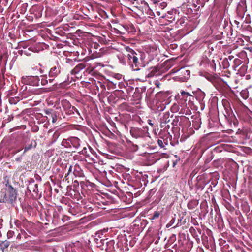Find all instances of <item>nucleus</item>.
<instances>
[{
	"instance_id": "nucleus-1",
	"label": "nucleus",
	"mask_w": 252,
	"mask_h": 252,
	"mask_svg": "<svg viewBox=\"0 0 252 252\" xmlns=\"http://www.w3.org/2000/svg\"><path fill=\"white\" fill-rule=\"evenodd\" d=\"M148 34L147 39L149 40V44H145L146 41L143 39V48H144L145 53L143 52V67L145 65V63L148 64L149 62L154 59V58L157 54V47Z\"/></svg>"
},
{
	"instance_id": "nucleus-2",
	"label": "nucleus",
	"mask_w": 252,
	"mask_h": 252,
	"mask_svg": "<svg viewBox=\"0 0 252 252\" xmlns=\"http://www.w3.org/2000/svg\"><path fill=\"white\" fill-rule=\"evenodd\" d=\"M0 192V202L12 203L16 201L17 193L13 187L8 184Z\"/></svg>"
},
{
	"instance_id": "nucleus-3",
	"label": "nucleus",
	"mask_w": 252,
	"mask_h": 252,
	"mask_svg": "<svg viewBox=\"0 0 252 252\" xmlns=\"http://www.w3.org/2000/svg\"><path fill=\"white\" fill-rule=\"evenodd\" d=\"M61 105L63 108L65 115L68 116V118H77L80 116V114L77 108L71 105L66 99H63L61 101Z\"/></svg>"
},
{
	"instance_id": "nucleus-4",
	"label": "nucleus",
	"mask_w": 252,
	"mask_h": 252,
	"mask_svg": "<svg viewBox=\"0 0 252 252\" xmlns=\"http://www.w3.org/2000/svg\"><path fill=\"white\" fill-rule=\"evenodd\" d=\"M148 126L147 125L143 126V141H146L147 143L143 145L145 149H143V153L146 151L148 152H152L151 148L153 146L151 145L153 144V140L149 136V133L148 132Z\"/></svg>"
},
{
	"instance_id": "nucleus-5",
	"label": "nucleus",
	"mask_w": 252,
	"mask_h": 252,
	"mask_svg": "<svg viewBox=\"0 0 252 252\" xmlns=\"http://www.w3.org/2000/svg\"><path fill=\"white\" fill-rule=\"evenodd\" d=\"M61 71V66L59 63H57L54 66L51 67L49 73V82L53 83L55 79L57 77Z\"/></svg>"
},
{
	"instance_id": "nucleus-6",
	"label": "nucleus",
	"mask_w": 252,
	"mask_h": 252,
	"mask_svg": "<svg viewBox=\"0 0 252 252\" xmlns=\"http://www.w3.org/2000/svg\"><path fill=\"white\" fill-rule=\"evenodd\" d=\"M23 142L24 144L23 154H25V153L32 150V149H35L37 146V142L36 140L34 139L30 140V139L28 135L25 136L23 137Z\"/></svg>"
},
{
	"instance_id": "nucleus-7",
	"label": "nucleus",
	"mask_w": 252,
	"mask_h": 252,
	"mask_svg": "<svg viewBox=\"0 0 252 252\" xmlns=\"http://www.w3.org/2000/svg\"><path fill=\"white\" fill-rule=\"evenodd\" d=\"M154 152H148L145 151L143 153V165H151L156 162Z\"/></svg>"
},
{
	"instance_id": "nucleus-8",
	"label": "nucleus",
	"mask_w": 252,
	"mask_h": 252,
	"mask_svg": "<svg viewBox=\"0 0 252 252\" xmlns=\"http://www.w3.org/2000/svg\"><path fill=\"white\" fill-rule=\"evenodd\" d=\"M22 81L25 84L33 86L39 85L40 78L38 76H26L22 78Z\"/></svg>"
},
{
	"instance_id": "nucleus-9",
	"label": "nucleus",
	"mask_w": 252,
	"mask_h": 252,
	"mask_svg": "<svg viewBox=\"0 0 252 252\" xmlns=\"http://www.w3.org/2000/svg\"><path fill=\"white\" fill-rule=\"evenodd\" d=\"M154 88H149L146 94L145 101L147 105L151 109H154V98L155 97L154 94Z\"/></svg>"
},
{
	"instance_id": "nucleus-10",
	"label": "nucleus",
	"mask_w": 252,
	"mask_h": 252,
	"mask_svg": "<svg viewBox=\"0 0 252 252\" xmlns=\"http://www.w3.org/2000/svg\"><path fill=\"white\" fill-rule=\"evenodd\" d=\"M201 65H203L206 69L210 72L213 73L216 71V66L214 60H209L206 58L201 61Z\"/></svg>"
},
{
	"instance_id": "nucleus-11",
	"label": "nucleus",
	"mask_w": 252,
	"mask_h": 252,
	"mask_svg": "<svg viewBox=\"0 0 252 252\" xmlns=\"http://www.w3.org/2000/svg\"><path fill=\"white\" fill-rule=\"evenodd\" d=\"M190 70L186 69L184 67L179 70L178 76L176 78L181 82L186 81L190 77Z\"/></svg>"
},
{
	"instance_id": "nucleus-12",
	"label": "nucleus",
	"mask_w": 252,
	"mask_h": 252,
	"mask_svg": "<svg viewBox=\"0 0 252 252\" xmlns=\"http://www.w3.org/2000/svg\"><path fill=\"white\" fill-rule=\"evenodd\" d=\"M169 94L167 92H160L156 94L155 97L157 101L161 102H167L168 104L169 103V99L170 96Z\"/></svg>"
},
{
	"instance_id": "nucleus-13",
	"label": "nucleus",
	"mask_w": 252,
	"mask_h": 252,
	"mask_svg": "<svg viewBox=\"0 0 252 252\" xmlns=\"http://www.w3.org/2000/svg\"><path fill=\"white\" fill-rule=\"evenodd\" d=\"M63 86V83H60L59 85L57 84H54L53 86L49 88H42L40 90H35L34 94H40L43 93H47L50 91H53L58 90L59 88H62Z\"/></svg>"
},
{
	"instance_id": "nucleus-14",
	"label": "nucleus",
	"mask_w": 252,
	"mask_h": 252,
	"mask_svg": "<svg viewBox=\"0 0 252 252\" xmlns=\"http://www.w3.org/2000/svg\"><path fill=\"white\" fill-rule=\"evenodd\" d=\"M134 54V53H132L131 55H129V59L133 63L132 67L133 70L137 71L140 69L141 65L138 61L137 57Z\"/></svg>"
},
{
	"instance_id": "nucleus-15",
	"label": "nucleus",
	"mask_w": 252,
	"mask_h": 252,
	"mask_svg": "<svg viewBox=\"0 0 252 252\" xmlns=\"http://www.w3.org/2000/svg\"><path fill=\"white\" fill-rule=\"evenodd\" d=\"M179 126L183 129H187L191 125L189 119L185 116H180L179 118Z\"/></svg>"
},
{
	"instance_id": "nucleus-16",
	"label": "nucleus",
	"mask_w": 252,
	"mask_h": 252,
	"mask_svg": "<svg viewBox=\"0 0 252 252\" xmlns=\"http://www.w3.org/2000/svg\"><path fill=\"white\" fill-rule=\"evenodd\" d=\"M153 233L151 230H149L143 238L144 241V243L146 245V247H148L153 242Z\"/></svg>"
},
{
	"instance_id": "nucleus-17",
	"label": "nucleus",
	"mask_w": 252,
	"mask_h": 252,
	"mask_svg": "<svg viewBox=\"0 0 252 252\" xmlns=\"http://www.w3.org/2000/svg\"><path fill=\"white\" fill-rule=\"evenodd\" d=\"M160 127H163L165 126L166 123L170 122V113L167 111L163 113V115L161 116L160 118Z\"/></svg>"
},
{
	"instance_id": "nucleus-18",
	"label": "nucleus",
	"mask_w": 252,
	"mask_h": 252,
	"mask_svg": "<svg viewBox=\"0 0 252 252\" xmlns=\"http://www.w3.org/2000/svg\"><path fill=\"white\" fill-rule=\"evenodd\" d=\"M159 138L162 139L163 142L165 145H168L169 141L170 142V144H172V136L170 135L169 132H167L164 134H163V132H159Z\"/></svg>"
},
{
	"instance_id": "nucleus-19",
	"label": "nucleus",
	"mask_w": 252,
	"mask_h": 252,
	"mask_svg": "<svg viewBox=\"0 0 252 252\" xmlns=\"http://www.w3.org/2000/svg\"><path fill=\"white\" fill-rule=\"evenodd\" d=\"M60 113L62 114V115H63V113L62 112L61 108H57V111H54L53 114H52V121L53 123H56L58 119H61V117L60 115Z\"/></svg>"
},
{
	"instance_id": "nucleus-20",
	"label": "nucleus",
	"mask_w": 252,
	"mask_h": 252,
	"mask_svg": "<svg viewBox=\"0 0 252 252\" xmlns=\"http://www.w3.org/2000/svg\"><path fill=\"white\" fill-rule=\"evenodd\" d=\"M226 114V115H225V116L228 119V121L229 122V123L230 124L233 123L235 126H236L238 124V121L233 112H227Z\"/></svg>"
},
{
	"instance_id": "nucleus-21",
	"label": "nucleus",
	"mask_w": 252,
	"mask_h": 252,
	"mask_svg": "<svg viewBox=\"0 0 252 252\" xmlns=\"http://www.w3.org/2000/svg\"><path fill=\"white\" fill-rule=\"evenodd\" d=\"M87 64L86 62H83L77 64L71 71L72 74H78L81 70L86 68Z\"/></svg>"
},
{
	"instance_id": "nucleus-22",
	"label": "nucleus",
	"mask_w": 252,
	"mask_h": 252,
	"mask_svg": "<svg viewBox=\"0 0 252 252\" xmlns=\"http://www.w3.org/2000/svg\"><path fill=\"white\" fill-rule=\"evenodd\" d=\"M134 102H133V107H132V112L133 113L135 112L137 114H141V100H136L134 99Z\"/></svg>"
},
{
	"instance_id": "nucleus-23",
	"label": "nucleus",
	"mask_w": 252,
	"mask_h": 252,
	"mask_svg": "<svg viewBox=\"0 0 252 252\" xmlns=\"http://www.w3.org/2000/svg\"><path fill=\"white\" fill-rule=\"evenodd\" d=\"M167 102H161L158 101H157L155 105L154 104V109H152L153 110H157L158 111H163L166 107V105H167Z\"/></svg>"
},
{
	"instance_id": "nucleus-24",
	"label": "nucleus",
	"mask_w": 252,
	"mask_h": 252,
	"mask_svg": "<svg viewBox=\"0 0 252 252\" xmlns=\"http://www.w3.org/2000/svg\"><path fill=\"white\" fill-rule=\"evenodd\" d=\"M182 104H185V101H178L177 103H174L170 108L171 112L173 113H176L179 111L181 107H182Z\"/></svg>"
},
{
	"instance_id": "nucleus-25",
	"label": "nucleus",
	"mask_w": 252,
	"mask_h": 252,
	"mask_svg": "<svg viewBox=\"0 0 252 252\" xmlns=\"http://www.w3.org/2000/svg\"><path fill=\"white\" fill-rule=\"evenodd\" d=\"M130 132L132 136L136 138L141 137L142 136V130L138 127H132Z\"/></svg>"
},
{
	"instance_id": "nucleus-26",
	"label": "nucleus",
	"mask_w": 252,
	"mask_h": 252,
	"mask_svg": "<svg viewBox=\"0 0 252 252\" xmlns=\"http://www.w3.org/2000/svg\"><path fill=\"white\" fill-rule=\"evenodd\" d=\"M73 174L76 177H83L84 176V173L83 170H82L80 166L78 165L77 164H75L73 166Z\"/></svg>"
},
{
	"instance_id": "nucleus-27",
	"label": "nucleus",
	"mask_w": 252,
	"mask_h": 252,
	"mask_svg": "<svg viewBox=\"0 0 252 252\" xmlns=\"http://www.w3.org/2000/svg\"><path fill=\"white\" fill-rule=\"evenodd\" d=\"M71 148L73 147L75 149H78L80 146V140L76 137H70Z\"/></svg>"
},
{
	"instance_id": "nucleus-28",
	"label": "nucleus",
	"mask_w": 252,
	"mask_h": 252,
	"mask_svg": "<svg viewBox=\"0 0 252 252\" xmlns=\"http://www.w3.org/2000/svg\"><path fill=\"white\" fill-rule=\"evenodd\" d=\"M134 99L137 100H141L142 97V88L136 87L135 91L133 95Z\"/></svg>"
},
{
	"instance_id": "nucleus-29",
	"label": "nucleus",
	"mask_w": 252,
	"mask_h": 252,
	"mask_svg": "<svg viewBox=\"0 0 252 252\" xmlns=\"http://www.w3.org/2000/svg\"><path fill=\"white\" fill-rule=\"evenodd\" d=\"M201 124V118L199 117H195L192 120V126L193 128L198 130L200 127Z\"/></svg>"
},
{
	"instance_id": "nucleus-30",
	"label": "nucleus",
	"mask_w": 252,
	"mask_h": 252,
	"mask_svg": "<svg viewBox=\"0 0 252 252\" xmlns=\"http://www.w3.org/2000/svg\"><path fill=\"white\" fill-rule=\"evenodd\" d=\"M182 105V107H181L179 113L185 115H190L191 113V111L189 109V107L187 106V104L185 103L184 105Z\"/></svg>"
},
{
	"instance_id": "nucleus-31",
	"label": "nucleus",
	"mask_w": 252,
	"mask_h": 252,
	"mask_svg": "<svg viewBox=\"0 0 252 252\" xmlns=\"http://www.w3.org/2000/svg\"><path fill=\"white\" fill-rule=\"evenodd\" d=\"M119 109L121 111H126L128 112H132V107L129 106L126 102H124L120 104L119 106Z\"/></svg>"
},
{
	"instance_id": "nucleus-32",
	"label": "nucleus",
	"mask_w": 252,
	"mask_h": 252,
	"mask_svg": "<svg viewBox=\"0 0 252 252\" xmlns=\"http://www.w3.org/2000/svg\"><path fill=\"white\" fill-rule=\"evenodd\" d=\"M196 98L201 103L205 97V94L204 92H202L201 90L197 91L196 93Z\"/></svg>"
},
{
	"instance_id": "nucleus-33",
	"label": "nucleus",
	"mask_w": 252,
	"mask_h": 252,
	"mask_svg": "<svg viewBox=\"0 0 252 252\" xmlns=\"http://www.w3.org/2000/svg\"><path fill=\"white\" fill-rule=\"evenodd\" d=\"M237 13L238 18L239 19H242L245 14V8L238 6L237 8Z\"/></svg>"
},
{
	"instance_id": "nucleus-34",
	"label": "nucleus",
	"mask_w": 252,
	"mask_h": 252,
	"mask_svg": "<svg viewBox=\"0 0 252 252\" xmlns=\"http://www.w3.org/2000/svg\"><path fill=\"white\" fill-rule=\"evenodd\" d=\"M181 94L182 98L180 99V100L179 101H181V100L185 101V104L186 103V102L187 101V98L188 97H189V101L191 100L190 97H193L189 93L185 92L184 91H182L181 92Z\"/></svg>"
},
{
	"instance_id": "nucleus-35",
	"label": "nucleus",
	"mask_w": 252,
	"mask_h": 252,
	"mask_svg": "<svg viewBox=\"0 0 252 252\" xmlns=\"http://www.w3.org/2000/svg\"><path fill=\"white\" fill-rule=\"evenodd\" d=\"M201 32H206V33L203 35L204 37L209 36L212 33V30L209 26H204L201 30Z\"/></svg>"
},
{
	"instance_id": "nucleus-36",
	"label": "nucleus",
	"mask_w": 252,
	"mask_h": 252,
	"mask_svg": "<svg viewBox=\"0 0 252 252\" xmlns=\"http://www.w3.org/2000/svg\"><path fill=\"white\" fill-rule=\"evenodd\" d=\"M198 205V201L197 200L193 199L189 202L187 206L189 209L193 210Z\"/></svg>"
},
{
	"instance_id": "nucleus-37",
	"label": "nucleus",
	"mask_w": 252,
	"mask_h": 252,
	"mask_svg": "<svg viewBox=\"0 0 252 252\" xmlns=\"http://www.w3.org/2000/svg\"><path fill=\"white\" fill-rule=\"evenodd\" d=\"M117 83H114V81L107 80L106 82V88H107L108 90L114 89L116 88Z\"/></svg>"
},
{
	"instance_id": "nucleus-38",
	"label": "nucleus",
	"mask_w": 252,
	"mask_h": 252,
	"mask_svg": "<svg viewBox=\"0 0 252 252\" xmlns=\"http://www.w3.org/2000/svg\"><path fill=\"white\" fill-rule=\"evenodd\" d=\"M10 245V242L7 240L0 241V249L3 252Z\"/></svg>"
},
{
	"instance_id": "nucleus-39",
	"label": "nucleus",
	"mask_w": 252,
	"mask_h": 252,
	"mask_svg": "<svg viewBox=\"0 0 252 252\" xmlns=\"http://www.w3.org/2000/svg\"><path fill=\"white\" fill-rule=\"evenodd\" d=\"M90 183L87 181L80 182V185L82 190V193H83L84 191H86L87 189H88V186L90 185Z\"/></svg>"
},
{
	"instance_id": "nucleus-40",
	"label": "nucleus",
	"mask_w": 252,
	"mask_h": 252,
	"mask_svg": "<svg viewBox=\"0 0 252 252\" xmlns=\"http://www.w3.org/2000/svg\"><path fill=\"white\" fill-rule=\"evenodd\" d=\"M95 87L97 88V89L98 90L99 88L100 87L101 89V92H103L106 90V82H102L98 81L97 82H95Z\"/></svg>"
},
{
	"instance_id": "nucleus-41",
	"label": "nucleus",
	"mask_w": 252,
	"mask_h": 252,
	"mask_svg": "<svg viewBox=\"0 0 252 252\" xmlns=\"http://www.w3.org/2000/svg\"><path fill=\"white\" fill-rule=\"evenodd\" d=\"M186 21H188L186 17L180 18L176 23V27L179 28L180 27L184 26L187 24Z\"/></svg>"
},
{
	"instance_id": "nucleus-42",
	"label": "nucleus",
	"mask_w": 252,
	"mask_h": 252,
	"mask_svg": "<svg viewBox=\"0 0 252 252\" xmlns=\"http://www.w3.org/2000/svg\"><path fill=\"white\" fill-rule=\"evenodd\" d=\"M242 61L238 58H236L233 60V64L232 66L234 70H237V68L242 64Z\"/></svg>"
},
{
	"instance_id": "nucleus-43",
	"label": "nucleus",
	"mask_w": 252,
	"mask_h": 252,
	"mask_svg": "<svg viewBox=\"0 0 252 252\" xmlns=\"http://www.w3.org/2000/svg\"><path fill=\"white\" fill-rule=\"evenodd\" d=\"M70 137L67 139H63L62 142V145L66 148H71Z\"/></svg>"
},
{
	"instance_id": "nucleus-44",
	"label": "nucleus",
	"mask_w": 252,
	"mask_h": 252,
	"mask_svg": "<svg viewBox=\"0 0 252 252\" xmlns=\"http://www.w3.org/2000/svg\"><path fill=\"white\" fill-rule=\"evenodd\" d=\"M150 69L151 71L150 73L146 74V76L148 77H151L155 75H157V73L158 72V69L156 67H151Z\"/></svg>"
},
{
	"instance_id": "nucleus-45",
	"label": "nucleus",
	"mask_w": 252,
	"mask_h": 252,
	"mask_svg": "<svg viewBox=\"0 0 252 252\" xmlns=\"http://www.w3.org/2000/svg\"><path fill=\"white\" fill-rule=\"evenodd\" d=\"M189 232L191 233L192 236L195 238L197 241H199V239L198 238V235L197 233V230L195 228L193 227H191L189 228Z\"/></svg>"
},
{
	"instance_id": "nucleus-46",
	"label": "nucleus",
	"mask_w": 252,
	"mask_h": 252,
	"mask_svg": "<svg viewBox=\"0 0 252 252\" xmlns=\"http://www.w3.org/2000/svg\"><path fill=\"white\" fill-rule=\"evenodd\" d=\"M28 189L30 191H32L36 193H37L38 192V185L37 184H34L32 186H28Z\"/></svg>"
},
{
	"instance_id": "nucleus-47",
	"label": "nucleus",
	"mask_w": 252,
	"mask_h": 252,
	"mask_svg": "<svg viewBox=\"0 0 252 252\" xmlns=\"http://www.w3.org/2000/svg\"><path fill=\"white\" fill-rule=\"evenodd\" d=\"M7 153V149L0 148V160L2 159L4 157H8V155Z\"/></svg>"
},
{
	"instance_id": "nucleus-48",
	"label": "nucleus",
	"mask_w": 252,
	"mask_h": 252,
	"mask_svg": "<svg viewBox=\"0 0 252 252\" xmlns=\"http://www.w3.org/2000/svg\"><path fill=\"white\" fill-rule=\"evenodd\" d=\"M240 95L244 99H247L249 97V92L247 89L243 90L240 92Z\"/></svg>"
},
{
	"instance_id": "nucleus-49",
	"label": "nucleus",
	"mask_w": 252,
	"mask_h": 252,
	"mask_svg": "<svg viewBox=\"0 0 252 252\" xmlns=\"http://www.w3.org/2000/svg\"><path fill=\"white\" fill-rule=\"evenodd\" d=\"M87 65L86 66V70L89 73L93 72L94 69L95 68L96 65L94 64L92 65L91 64H89L86 63Z\"/></svg>"
},
{
	"instance_id": "nucleus-50",
	"label": "nucleus",
	"mask_w": 252,
	"mask_h": 252,
	"mask_svg": "<svg viewBox=\"0 0 252 252\" xmlns=\"http://www.w3.org/2000/svg\"><path fill=\"white\" fill-rule=\"evenodd\" d=\"M20 101L19 97H10L9 102L11 104H16Z\"/></svg>"
},
{
	"instance_id": "nucleus-51",
	"label": "nucleus",
	"mask_w": 252,
	"mask_h": 252,
	"mask_svg": "<svg viewBox=\"0 0 252 252\" xmlns=\"http://www.w3.org/2000/svg\"><path fill=\"white\" fill-rule=\"evenodd\" d=\"M41 84L42 86H45L49 82V79H47V75H43L41 76Z\"/></svg>"
},
{
	"instance_id": "nucleus-52",
	"label": "nucleus",
	"mask_w": 252,
	"mask_h": 252,
	"mask_svg": "<svg viewBox=\"0 0 252 252\" xmlns=\"http://www.w3.org/2000/svg\"><path fill=\"white\" fill-rule=\"evenodd\" d=\"M247 70V66L245 64H243L238 70L241 75H244L246 72Z\"/></svg>"
},
{
	"instance_id": "nucleus-53",
	"label": "nucleus",
	"mask_w": 252,
	"mask_h": 252,
	"mask_svg": "<svg viewBox=\"0 0 252 252\" xmlns=\"http://www.w3.org/2000/svg\"><path fill=\"white\" fill-rule=\"evenodd\" d=\"M179 118H180V116H175L174 119L173 120V121L172 122V125H173L174 126H177L178 125L179 126V124H180Z\"/></svg>"
},
{
	"instance_id": "nucleus-54",
	"label": "nucleus",
	"mask_w": 252,
	"mask_h": 252,
	"mask_svg": "<svg viewBox=\"0 0 252 252\" xmlns=\"http://www.w3.org/2000/svg\"><path fill=\"white\" fill-rule=\"evenodd\" d=\"M243 151L248 155H252V149L249 147H243Z\"/></svg>"
},
{
	"instance_id": "nucleus-55",
	"label": "nucleus",
	"mask_w": 252,
	"mask_h": 252,
	"mask_svg": "<svg viewBox=\"0 0 252 252\" xmlns=\"http://www.w3.org/2000/svg\"><path fill=\"white\" fill-rule=\"evenodd\" d=\"M19 247V245H16L15 244H12L10 246V250H12L13 252H17L18 250V248Z\"/></svg>"
},
{
	"instance_id": "nucleus-56",
	"label": "nucleus",
	"mask_w": 252,
	"mask_h": 252,
	"mask_svg": "<svg viewBox=\"0 0 252 252\" xmlns=\"http://www.w3.org/2000/svg\"><path fill=\"white\" fill-rule=\"evenodd\" d=\"M59 136V133L57 132H55L52 136L51 143H53L55 142L56 141V140L58 139Z\"/></svg>"
},
{
	"instance_id": "nucleus-57",
	"label": "nucleus",
	"mask_w": 252,
	"mask_h": 252,
	"mask_svg": "<svg viewBox=\"0 0 252 252\" xmlns=\"http://www.w3.org/2000/svg\"><path fill=\"white\" fill-rule=\"evenodd\" d=\"M145 123L148 124L151 126V128L154 127V124L153 123H152V122L154 121L153 120L146 118V119H145Z\"/></svg>"
},
{
	"instance_id": "nucleus-58",
	"label": "nucleus",
	"mask_w": 252,
	"mask_h": 252,
	"mask_svg": "<svg viewBox=\"0 0 252 252\" xmlns=\"http://www.w3.org/2000/svg\"><path fill=\"white\" fill-rule=\"evenodd\" d=\"M74 199H77V200H79L82 198V196L80 195V193L79 192H75L74 194Z\"/></svg>"
},
{
	"instance_id": "nucleus-59",
	"label": "nucleus",
	"mask_w": 252,
	"mask_h": 252,
	"mask_svg": "<svg viewBox=\"0 0 252 252\" xmlns=\"http://www.w3.org/2000/svg\"><path fill=\"white\" fill-rule=\"evenodd\" d=\"M158 145L161 147V148H164L165 146V144L164 143V142H163V140L162 139H158Z\"/></svg>"
},
{
	"instance_id": "nucleus-60",
	"label": "nucleus",
	"mask_w": 252,
	"mask_h": 252,
	"mask_svg": "<svg viewBox=\"0 0 252 252\" xmlns=\"http://www.w3.org/2000/svg\"><path fill=\"white\" fill-rule=\"evenodd\" d=\"M15 224L18 228H21L22 222L19 220H16L15 221Z\"/></svg>"
},
{
	"instance_id": "nucleus-61",
	"label": "nucleus",
	"mask_w": 252,
	"mask_h": 252,
	"mask_svg": "<svg viewBox=\"0 0 252 252\" xmlns=\"http://www.w3.org/2000/svg\"><path fill=\"white\" fill-rule=\"evenodd\" d=\"M170 128V126L169 125H167V126H165V127L164 128L163 130H161L160 132H163V134L166 133L167 132H168V129Z\"/></svg>"
},
{
	"instance_id": "nucleus-62",
	"label": "nucleus",
	"mask_w": 252,
	"mask_h": 252,
	"mask_svg": "<svg viewBox=\"0 0 252 252\" xmlns=\"http://www.w3.org/2000/svg\"><path fill=\"white\" fill-rule=\"evenodd\" d=\"M13 118H14V117L12 115H9L8 118L7 119H5L4 121L6 123H8V122H10V121H11L12 120H13Z\"/></svg>"
},
{
	"instance_id": "nucleus-63",
	"label": "nucleus",
	"mask_w": 252,
	"mask_h": 252,
	"mask_svg": "<svg viewBox=\"0 0 252 252\" xmlns=\"http://www.w3.org/2000/svg\"><path fill=\"white\" fill-rule=\"evenodd\" d=\"M138 147L137 145L133 144L130 147L131 150L133 152L136 151L138 150Z\"/></svg>"
},
{
	"instance_id": "nucleus-64",
	"label": "nucleus",
	"mask_w": 252,
	"mask_h": 252,
	"mask_svg": "<svg viewBox=\"0 0 252 252\" xmlns=\"http://www.w3.org/2000/svg\"><path fill=\"white\" fill-rule=\"evenodd\" d=\"M14 235V232L13 231L9 230L7 234L8 238H12Z\"/></svg>"
}]
</instances>
